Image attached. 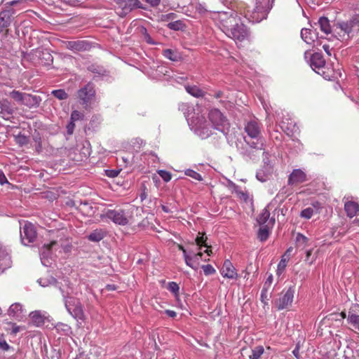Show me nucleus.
<instances>
[{
	"mask_svg": "<svg viewBox=\"0 0 359 359\" xmlns=\"http://www.w3.org/2000/svg\"><path fill=\"white\" fill-rule=\"evenodd\" d=\"M67 49L74 52L86 51L91 48L89 42L83 40L69 41L66 43Z\"/></svg>",
	"mask_w": 359,
	"mask_h": 359,
	"instance_id": "412c9836",
	"label": "nucleus"
},
{
	"mask_svg": "<svg viewBox=\"0 0 359 359\" xmlns=\"http://www.w3.org/2000/svg\"><path fill=\"white\" fill-rule=\"evenodd\" d=\"M317 25L319 26L320 30L325 34L331 33V26L327 18L320 17L318 19Z\"/></svg>",
	"mask_w": 359,
	"mask_h": 359,
	"instance_id": "f704fd0d",
	"label": "nucleus"
},
{
	"mask_svg": "<svg viewBox=\"0 0 359 359\" xmlns=\"http://www.w3.org/2000/svg\"><path fill=\"white\" fill-rule=\"evenodd\" d=\"M11 346L6 342L4 335H0V349L4 351H7L10 349Z\"/></svg>",
	"mask_w": 359,
	"mask_h": 359,
	"instance_id": "4d7b16f0",
	"label": "nucleus"
},
{
	"mask_svg": "<svg viewBox=\"0 0 359 359\" xmlns=\"http://www.w3.org/2000/svg\"><path fill=\"white\" fill-rule=\"evenodd\" d=\"M203 255L201 250H189L188 255L184 259L185 264L192 269L197 270L200 260L203 259Z\"/></svg>",
	"mask_w": 359,
	"mask_h": 359,
	"instance_id": "dca6fc26",
	"label": "nucleus"
},
{
	"mask_svg": "<svg viewBox=\"0 0 359 359\" xmlns=\"http://www.w3.org/2000/svg\"><path fill=\"white\" fill-rule=\"evenodd\" d=\"M299 348H300V344H299V342H298L296 344L294 349L292 351V354L297 359L299 358Z\"/></svg>",
	"mask_w": 359,
	"mask_h": 359,
	"instance_id": "338daca9",
	"label": "nucleus"
},
{
	"mask_svg": "<svg viewBox=\"0 0 359 359\" xmlns=\"http://www.w3.org/2000/svg\"><path fill=\"white\" fill-rule=\"evenodd\" d=\"M83 118V114L77 110H74L71 114L70 120H72L74 122L82 120Z\"/></svg>",
	"mask_w": 359,
	"mask_h": 359,
	"instance_id": "5fc2aeb1",
	"label": "nucleus"
},
{
	"mask_svg": "<svg viewBox=\"0 0 359 359\" xmlns=\"http://www.w3.org/2000/svg\"><path fill=\"white\" fill-rule=\"evenodd\" d=\"M51 94L60 100H67L68 98V94L64 89L53 90Z\"/></svg>",
	"mask_w": 359,
	"mask_h": 359,
	"instance_id": "37998d69",
	"label": "nucleus"
},
{
	"mask_svg": "<svg viewBox=\"0 0 359 359\" xmlns=\"http://www.w3.org/2000/svg\"><path fill=\"white\" fill-rule=\"evenodd\" d=\"M14 107L7 99L0 100V117L4 120H10L14 113Z\"/></svg>",
	"mask_w": 359,
	"mask_h": 359,
	"instance_id": "f3484780",
	"label": "nucleus"
},
{
	"mask_svg": "<svg viewBox=\"0 0 359 359\" xmlns=\"http://www.w3.org/2000/svg\"><path fill=\"white\" fill-rule=\"evenodd\" d=\"M269 217H270L269 211L266 208H264L262 211L260 215L258 216L257 221L260 226H273L275 223V219H271L269 220Z\"/></svg>",
	"mask_w": 359,
	"mask_h": 359,
	"instance_id": "c756f323",
	"label": "nucleus"
},
{
	"mask_svg": "<svg viewBox=\"0 0 359 359\" xmlns=\"http://www.w3.org/2000/svg\"><path fill=\"white\" fill-rule=\"evenodd\" d=\"M256 178L262 182H264L267 180V176L264 174V171L262 170L257 172Z\"/></svg>",
	"mask_w": 359,
	"mask_h": 359,
	"instance_id": "680f3d73",
	"label": "nucleus"
},
{
	"mask_svg": "<svg viewBox=\"0 0 359 359\" xmlns=\"http://www.w3.org/2000/svg\"><path fill=\"white\" fill-rule=\"evenodd\" d=\"M140 32L143 36L144 40L149 44L155 45L156 43L151 39V36L147 32V29L142 27L140 29Z\"/></svg>",
	"mask_w": 359,
	"mask_h": 359,
	"instance_id": "09e8293b",
	"label": "nucleus"
},
{
	"mask_svg": "<svg viewBox=\"0 0 359 359\" xmlns=\"http://www.w3.org/2000/svg\"><path fill=\"white\" fill-rule=\"evenodd\" d=\"M185 88L187 92L194 97H199L203 95V92L196 86H187Z\"/></svg>",
	"mask_w": 359,
	"mask_h": 359,
	"instance_id": "a19ab883",
	"label": "nucleus"
},
{
	"mask_svg": "<svg viewBox=\"0 0 359 359\" xmlns=\"http://www.w3.org/2000/svg\"><path fill=\"white\" fill-rule=\"evenodd\" d=\"M7 324L10 327L7 330H9L10 333L13 335H15L17 333H18L22 329V327L17 325L15 323H12V322H9Z\"/></svg>",
	"mask_w": 359,
	"mask_h": 359,
	"instance_id": "603ef678",
	"label": "nucleus"
},
{
	"mask_svg": "<svg viewBox=\"0 0 359 359\" xmlns=\"http://www.w3.org/2000/svg\"><path fill=\"white\" fill-rule=\"evenodd\" d=\"M15 141L20 146H24L29 142V138L25 135L19 134L15 136Z\"/></svg>",
	"mask_w": 359,
	"mask_h": 359,
	"instance_id": "8fccbe9b",
	"label": "nucleus"
},
{
	"mask_svg": "<svg viewBox=\"0 0 359 359\" xmlns=\"http://www.w3.org/2000/svg\"><path fill=\"white\" fill-rule=\"evenodd\" d=\"M202 269L205 276L212 275L216 272L214 267L210 264L203 265Z\"/></svg>",
	"mask_w": 359,
	"mask_h": 359,
	"instance_id": "6e6d98bb",
	"label": "nucleus"
},
{
	"mask_svg": "<svg viewBox=\"0 0 359 359\" xmlns=\"http://www.w3.org/2000/svg\"><path fill=\"white\" fill-rule=\"evenodd\" d=\"M22 305L20 303H14L9 307L8 310V316L19 318L22 316Z\"/></svg>",
	"mask_w": 359,
	"mask_h": 359,
	"instance_id": "473e14b6",
	"label": "nucleus"
},
{
	"mask_svg": "<svg viewBox=\"0 0 359 359\" xmlns=\"http://www.w3.org/2000/svg\"><path fill=\"white\" fill-rule=\"evenodd\" d=\"M46 312L41 311L39 310L32 311L29 313V318L32 320L33 325L36 327H41L45 323V319L46 318Z\"/></svg>",
	"mask_w": 359,
	"mask_h": 359,
	"instance_id": "cd10ccee",
	"label": "nucleus"
},
{
	"mask_svg": "<svg viewBox=\"0 0 359 359\" xmlns=\"http://www.w3.org/2000/svg\"><path fill=\"white\" fill-rule=\"evenodd\" d=\"M241 14H243L244 17L252 23H258L264 19H266L268 15L266 11L258 10L255 6L252 10H240Z\"/></svg>",
	"mask_w": 359,
	"mask_h": 359,
	"instance_id": "2eb2a0df",
	"label": "nucleus"
},
{
	"mask_svg": "<svg viewBox=\"0 0 359 359\" xmlns=\"http://www.w3.org/2000/svg\"><path fill=\"white\" fill-rule=\"evenodd\" d=\"M235 191L236 192L238 196L240 198L244 200L245 201H247L248 200L249 195L247 192L240 190L239 189H236Z\"/></svg>",
	"mask_w": 359,
	"mask_h": 359,
	"instance_id": "052dcab7",
	"label": "nucleus"
},
{
	"mask_svg": "<svg viewBox=\"0 0 359 359\" xmlns=\"http://www.w3.org/2000/svg\"><path fill=\"white\" fill-rule=\"evenodd\" d=\"M271 138L277 141H281L283 135L278 130H274L270 133Z\"/></svg>",
	"mask_w": 359,
	"mask_h": 359,
	"instance_id": "e2e57ef3",
	"label": "nucleus"
},
{
	"mask_svg": "<svg viewBox=\"0 0 359 359\" xmlns=\"http://www.w3.org/2000/svg\"><path fill=\"white\" fill-rule=\"evenodd\" d=\"M196 249V250H201L203 247L206 248L204 252L207 254V256L212 255L211 246L207 243V237L204 233L199 232L195 238Z\"/></svg>",
	"mask_w": 359,
	"mask_h": 359,
	"instance_id": "b1692460",
	"label": "nucleus"
},
{
	"mask_svg": "<svg viewBox=\"0 0 359 359\" xmlns=\"http://www.w3.org/2000/svg\"><path fill=\"white\" fill-rule=\"evenodd\" d=\"M162 55L172 62H179L182 60V55L177 49H164L162 51Z\"/></svg>",
	"mask_w": 359,
	"mask_h": 359,
	"instance_id": "7c9ffc66",
	"label": "nucleus"
},
{
	"mask_svg": "<svg viewBox=\"0 0 359 359\" xmlns=\"http://www.w3.org/2000/svg\"><path fill=\"white\" fill-rule=\"evenodd\" d=\"M20 240L24 245H29L36 238V231L34 226L30 222H25L20 226Z\"/></svg>",
	"mask_w": 359,
	"mask_h": 359,
	"instance_id": "9b49d317",
	"label": "nucleus"
},
{
	"mask_svg": "<svg viewBox=\"0 0 359 359\" xmlns=\"http://www.w3.org/2000/svg\"><path fill=\"white\" fill-rule=\"evenodd\" d=\"M64 285L57 286L61 292L65 308L68 313L75 319L83 320V306L79 299L74 297L78 294L68 279L64 280Z\"/></svg>",
	"mask_w": 359,
	"mask_h": 359,
	"instance_id": "f03ea898",
	"label": "nucleus"
},
{
	"mask_svg": "<svg viewBox=\"0 0 359 359\" xmlns=\"http://www.w3.org/2000/svg\"><path fill=\"white\" fill-rule=\"evenodd\" d=\"M262 150H263V153H262L263 161L264 162V163H267L269 161V154L268 151H265V148Z\"/></svg>",
	"mask_w": 359,
	"mask_h": 359,
	"instance_id": "774afa93",
	"label": "nucleus"
},
{
	"mask_svg": "<svg viewBox=\"0 0 359 359\" xmlns=\"http://www.w3.org/2000/svg\"><path fill=\"white\" fill-rule=\"evenodd\" d=\"M13 12L11 9H6L3 6L0 11V34L4 32L11 25Z\"/></svg>",
	"mask_w": 359,
	"mask_h": 359,
	"instance_id": "6ab92c4d",
	"label": "nucleus"
},
{
	"mask_svg": "<svg viewBox=\"0 0 359 359\" xmlns=\"http://www.w3.org/2000/svg\"><path fill=\"white\" fill-rule=\"evenodd\" d=\"M210 17L215 25L222 31L226 36L236 42L243 41L248 36V29L241 22L238 12L233 9L225 11L210 12Z\"/></svg>",
	"mask_w": 359,
	"mask_h": 359,
	"instance_id": "f257e3e1",
	"label": "nucleus"
},
{
	"mask_svg": "<svg viewBox=\"0 0 359 359\" xmlns=\"http://www.w3.org/2000/svg\"><path fill=\"white\" fill-rule=\"evenodd\" d=\"M102 218H106L112 221L114 224L125 226L128 224V219L126 212L123 210H107Z\"/></svg>",
	"mask_w": 359,
	"mask_h": 359,
	"instance_id": "4468645a",
	"label": "nucleus"
},
{
	"mask_svg": "<svg viewBox=\"0 0 359 359\" xmlns=\"http://www.w3.org/2000/svg\"><path fill=\"white\" fill-rule=\"evenodd\" d=\"M221 274L228 279H237L238 277L236 268L229 259L224 260L221 269Z\"/></svg>",
	"mask_w": 359,
	"mask_h": 359,
	"instance_id": "aec40b11",
	"label": "nucleus"
},
{
	"mask_svg": "<svg viewBox=\"0 0 359 359\" xmlns=\"http://www.w3.org/2000/svg\"><path fill=\"white\" fill-rule=\"evenodd\" d=\"M27 0H12L5 3L3 6L6 9H11L13 12V15L17 11L25 9L27 7Z\"/></svg>",
	"mask_w": 359,
	"mask_h": 359,
	"instance_id": "a878e982",
	"label": "nucleus"
},
{
	"mask_svg": "<svg viewBox=\"0 0 359 359\" xmlns=\"http://www.w3.org/2000/svg\"><path fill=\"white\" fill-rule=\"evenodd\" d=\"M179 109L183 112L191 130L195 134L201 139H206L211 135L210 128L205 126V118L203 116H191L194 110L192 105L188 103H182L179 106Z\"/></svg>",
	"mask_w": 359,
	"mask_h": 359,
	"instance_id": "7ed1b4c3",
	"label": "nucleus"
},
{
	"mask_svg": "<svg viewBox=\"0 0 359 359\" xmlns=\"http://www.w3.org/2000/svg\"><path fill=\"white\" fill-rule=\"evenodd\" d=\"M6 184H9V182L8 181L4 172L0 170V184L4 185Z\"/></svg>",
	"mask_w": 359,
	"mask_h": 359,
	"instance_id": "69168bd1",
	"label": "nucleus"
},
{
	"mask_svg": "<svg viewBox=\"0 0 359 359\" xmlns=\"http://www.w3.org/2000/svg\"><path fill=\"white\" fill-rule=\"evenodd\" d=\"M271 226H261L257 233V237L260 241H266L269 236V229Z\"/></svg>",
	"mask_w": 359,
	"mask_h": 359,
	"instance_id": "58836bf2",
	"label": "nucleus"
},
{
	"mask_svg": "<svg viewBox=\"0 0 359 359\" xmlns=\"http://www.w3.org/2000/svg\"><path fill=\"white\" fill-rule=\"evenodd\" d=\"M264 349L263 346H258L252 351V355H250V359H259L264 353Z\"/></svg>",
	"mask_w": 359,
	"mask_h": 359,
	"instance_id": "a18cd8bd",
	"label": "nucleus"
},
{
	"mask_svg": "<svg viewBox=\"0 0 359 359\" xmlns=\"http://www.w3.org/2000/svg\"><path fill=\"white\" fill-rule=\"evenodd\" d=\"M106 175L109 177H116L118 175L120 170H105Z\"/></svg>",
	"mask_w": 359,
	"mask_h": 359,
	"instance_id": "0e129e2a",
	"label": "nucleus"
},
{
	"mask_svg": "<svg viewBox=\"0 0 359 359\" xmlns=\"http://www.w3.org/2000/svg\"><path fill=\"white\" fill-rule=\"evenodd\" d=\"M279 126L287 135H291L296 130V124L290 118H285L279 121Z\"/></svg>",
	"mask_w": 359,
	"mask_h": 359,
	"instance_id": "bb28decb",
	"label": "nucleus"
},
{
	"mask_svg": "<svg viewBox=\"0 0 359 359\" xmlns=\"http://www.w3.org/2000/svg\"><path fill=\"white\" fill-rule=\"evenodd\" d=\"M105 233L104 231L101 229H95L88 236V238L90 241L99 242L103 239Z\"/></svg>",
	"mask_w": 359,
	"mask_h": 359,
	"instance_id": "4c0bfd02",
	"label": "nucleus"
},
{
	"mask_svg": "<svg viewBox=\"0 0 359 359\" xmlns=\"http://www.w3.org/2000/svg\"><path fill=\"white\" fill-rule=\"evenodd\" d=\"M184 174L187 176H189V177H191L192 179L198 180V181H202L203 180L202 175L200 173H198L196 171L191 170V169L185 170Z\"/></svg>",
	"mask_w": 359,
	"mask_h": 359,
	"instance_id": "49530a36",
	"label": "nucleus"
},
{
	"mask_svg": "<svg viewBox=\"0 0 359 359\" xmlns=\"http://www.w3.org/2000/svg\"><path fill=\"white\" fill-rule=\"evenodd\" d=\"M334 26L341 39H349L359 32V14L353 15L347 20H338Z\"/></svg>",
	"mask_w": 359,
	"mask_h": 359,
	"instance_id": "39448f33",
	"label": "nucleus"
},
{
	"mask_svg": "<svg viewBox=\"0 0 359 359\" xmlns=\"http://www.w3.org/2000/svg\"><path fill=\"white\" fill-rule=\"evenodd\" d=\"M255 7L268 15L273 7V0H255Z\"/></svg>",
	"mask_w": 359,
	"mask_h": 359,
	"instance_id": "72a5a7b5",
	"label": "nucleus"
},
{
	"mask_svg": "<svg viewBox=\"0 0 359 359\" xmlns=\"http://www.w3.org/2000/svg\"><path fill=\"white\" fill-rule=\"evenodd\" d=\"M295 288L289 287L278 299L275 302L276 307L278 311L285 309L292 305L293 302Z\"/></svg>",
	"mask_w": 359,
	"mask_h": 359,
	"instance_id": "ddd939ff",
	"label": "nucleus"
},
{
	"mask_svg": "<svg viewBox=\"0 0 359 359\" xmlns=\"http://www.w3.org/2000/svg\"><path fill=\"white\" fill-rule=\"evenodd\" d=\"M34 144L33 147H34L36 153L39 154L42 151V144H41V138L39 134L34 135L33 137Z\"/></svg>",
	"mask_w": 359,
	"mask_h": 359,
	"instance_id": "de8ad7c7",
	"label": "nucleus"
},
{
	"mask_svg": "<svg viewBox=\"0 0 359 359\" xmlns=\"http://www.w3.org/2000/svg\"><path fill=\"white\" fill-rule=\"evenodd\" d=\"M59 247L57 241H51L44 244L40 249V259L41 264L45 266H50L53 262V252Z\"/></svg>",
	"mask_w": 359,
	"mask_h": 359,
	"instance_id": "1a4fd4ad",
	"label": "nucleus"
},
{
	"mask_svg": "<svg viewBox=\"0 0 359 359\" xmlns=\"http://www.w3.org/2000/svg\"><path fill=\"white\" fill-rule=\"evenodd\" d=\"M247 136L245 142L253 149H264L266 146L265 139L261 135L260 124L255 120L248 121L244 128Z\"/></svg>",
	"mask_w": 359,
	"mask_h": 359,
	"instance_id": "20e7f679",
	"label": "nucleus"
},
{
	"mask_svg": "<svg viewBox=\"0 0 359 359\" xmlns=\"http://www.w3.org/2000/svg\"><path fill=\"white\" fill-rule=\"evenodd\" d=\"M116 12L120 16H125L135 8H142V3L139 0H117Z\"/></svg>",
	"mask_w": 359,
	"mask_h": 359,
	"instance_id": "f8f14e48",
	"label": "nucleus"
},
{
	"mask_svg": "<svg viewBox=\"0 0 359 359\" xmlns=\"http://www.w3.org/2000/svg\"><path fill=\"white\" fill-rule=\"evenodd\" d=\"M301 37L307 44L315 46L318 39V33L311 29L303 28L301 31Z\"/></svg>",
	"mask_w": 359,
	"mask_h": 359,
	"instance_id": "5701e85b",
	"label": "nucleus"
},
{
	"mask_svg": "<svg viewBox=\"0 0 359 359\" xmlns=\"http://www.w3.org/2000/svg\"><path fill=\"white\" fill-rule=\"evenodd\" d=\"M167 289L173 294V295L177 297L179 296L180 293V287L176 282L171 281L168 284Z\"/></svg>",
	"mask_w": 359,
	"mask_h": 359,
	"instance_id": "c03bdc74",
	"label": "nucleus"
},
{
	"mask_svg": "<svg viewBox=\"0 0 359 359\" xmlns=\"http://www.w3.org/2000/svg\"><path fill=\"white\" fill-rule=\"evenodd\" d=\"M88 70L94 74V79L102 77L107 75V71L103 67L97 65H90L88 67Z\"/></svg>",
	"mask_w": 359,
	"mask_h": 359,
	"instance_id": "c9c22d12",
	"label": "nucleus"
},
{
	"mask_svg": "<svg viewBox=\"0 0 359 359\" xmlns=\"http://www.w3.org/2000/svg\"><path fill=\"white\" fill-rule=\"evenodd\" d=\"M95 90L93 84L88 83L78 91V97L83 104L88 103L95 96Z\"/></svg>",
	"mask_w": 359,
	"mask_h": 359,
	"instance_id": "a211bd4d",
	"label": "nucleus"
},
{
	"mask_svg": "<svg viewBox=\"0 0 359 359\" xmlns=\"http://www.w3.org/2000/svg\"><path fill=\"white\" fill-rule=\"evenodd\" d=\"M157 172L164 182H168L171 180L172 175L170 172L165 170H158Z\"/></svg>",
	"mask_w": 359,
	"mask_h": 359,
	"instance_id": "3c124183",
	"label": "nucleus"
},
{
	"mask_svg": "<svg viewBox=\"0 0 359 359\" xmlns=\"http://www.w3.org/2000/svg\"><path fill=\"white\" fill-rule=\"evenodd\" d=\"M313 215V210L311 208H307L302 210L300 216L305 219H310Z\"/></svg>",
	"mask_w": 359,
	"mask_h": 359,
	"instance_id": "864d4df0",
	"label": "nucleus"
},
{
	"mask_svg": "<svg viewBox=\"0 0 359 359\" xmlns=\"http://www.w3.org/2000/svg\"><path fill=\"white\" fill-rule=\"evenodd\" d=\"M310 67L318 74H320L326 80H332L337 76L334 74H330L327 72L326 70L329 71L328 68L325 67V61L321 53H315L311 57Z\"/></svg>",
	"mask_w": 359,
	"mask_h": 359,
	"instance_id": "6e6552de",
	"label": "nucleus"
},
{
	"mask_svg": "<svg viewBox=\"0 0 359 359\" xmlns=\"http://www.w3.org/2000/svg\"><path fill=\"white\" fill-rule=\"evenodd\" d=\"M154 79L166 81H175L177 83L182 82L185 77L184 76H177L167 66L158 65L154 72Z\"/></svg>",
	"mask_w": 359,
	"mask_h": 359,
	"instance_id": "9d476101",
	"label": "nucleus"
},
{
	"mask_svg": "<svg viewBox=\"0 0 359 359\" xmlns=\"http://www.w3.org/2000/svg\"><path fill=\"white\" fill-rule=\"evenodd\" d=\"M11 259L8 252L0 247V274L11 266Z\"/></svg>",
	"mask_w": 359,
	"mask_h": 359,
	"instance_id": "393cba45",
	"label": "nucleus"
},
{
	"mask_svg": "<svg viewBox=\"0 0 359 359\" xmlns=\"http://www.w3.org/2000/svg\"><path fill=\"white\" fill-rule=\"evenodd\" d=\"M66 128L67 135H72L74 133V130L75 128V122L72 121V120H69V123L66 126Z\"/></svg>",
	"mask_w": 359,
	"mask_h": 359,
	"instance_id": "bf43d9fd",
	"label": "nucleus"
},
{
	"mask_svg": "<svg viewBox=\"0 0 359 359\" xmlns=\"http://www.w3.org/2000/svg\"><path fill=\"white\" fill-rule=\"evenodd\" d=\"M344 210L348 217L352 218L359 212V205L354 201H348L344 204Z\"/></svg>",
	"mask_w": 359,
	"mask_h": 359,
	"instance_id": "2f4dec72",
	"label": "nucleus"
},
{
	"mask_svg": "<svg viewBox=\"0 0 359 359\" xmlns=\"http://www.w3.org/2000/svg\"><path fill=\"white\" fill-rule=\"evenodd\" d=\"M9 95L18 104L25 105L29 109L38 108L42 101V98L36 95L22 93L18 90H12Z\"/></svg>",
	"mask_w": 359,
	"mask_h": 359,
	"instance_id": "0eeeda50",
	"label": "nucleus"
},
{
	"mask_svg": "<svg viewBox=\"0 0 359 359\" xmlns=\"http://www.w3.org/2000/svg\"><path fill=\"white\" fill-rule=\"evenodd\" d=\"M273 280V275L269 274L267 278L266 279V280L264 283L263 287L262 289L260 299H261V302L262 303H264V304H268V300H269L268 292L271 286Z\"/></svg>",
	"mask_w": 359,
	"mask_h": 359,
	"instance_id": "c85d7f7f",
	"label": "nucleus"
},
{
	"mask_svg": "<svg viewBox=\"0 0 359 359\" xmlns=\"http://www.w3.org/2000/svg\"><path fill=\"white\" fill-rule=\"evenodd\" d=\"M306 180V173L301 169H294L288 177V185H296Z\"/></svg>",
	"mask_w": 359,
	"mask_h": 359,
	"instance_id": "4be33fe9",
	"label": "nucleus"
},
{
	"mask_svg": "<svg viewBox=\"0 0 359 359\" xmlns=\"http://www.w3.org/2000/svg\"><path fill=\"white\" fill-rule=\"evenodd\" d=\"M208 118L212 123V126L209 127L205 121V126L211 130L212 128L217 130L226 136L229 132L230 124L226 118L217 109H212L209 111ZM212 133V130H210Z\"/></svg>",
	"mask_w": 359,
	"mask_h": 359,
	"instance_id": "423d86ee",
	"label": "nucleus"
},
{
	"mask_svg": "<svg viewBox=\"0 0 359 359\" xmlns=\"http://www.w3.org/2000/svg\"><path fill=\"white\" fill-rule=\"evenodd\" d=\"M347 322L359 331V315L349 313L347 316Z\"/></svg>",
	"mask_w": 359,
	"mask_h": 359,
	"instance_id": "ea45409f",
	"label": "nucleus"
},
{
	"mask_svg": "<svg viewBox=\"0 0 359 359\" xmlns=\"http://www.w3.org/2000/svg\"><path fill=\"white\" fill-rule=\"evenodd\" d=\"M37 282L42 287H47L48 285L57 283V280L52 276L49 278H41L37 280Z\"/></svg>",
	"mask_w": 359,
	"mask_h": 359,
	"instance_id": "79ce46f5",
	"label": "nucleus"
},
{
	"mask_svg": "<svg viewBox=\"0 0 359 359\" xmlns=\"http://www.w3.org/2000/svg\"><path fill=\"white\" fill-rule=\"evenodd\" d=\"M57 332L63 336H69L72 334V328L67 324L58 323L55 325Z\"/></svg>",
	"mask_w": 359,
	"mask_h": 359,
	"instance_id": "e433bc0d",
	"label": "nucleus"
},
{
	"mask_svg": "<svg viewBox=\"0 0 359 359\" xmlns=\"http://www.w3.org/2000/svg\"><path fill=\"white\" fill-rule=\"evenodd\" d=\"M296 239H297V242L299 244H301L304 246L306 245V244L308 243V238L306 237L304 235L299 233L297 235Z\"/></svg>",
	"mask_w": 359,
	"mask_h": 359,
	"instance_id": "13d9d810",
	"label": "nucleus"
}]
</instances>
